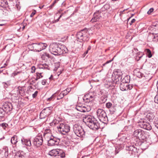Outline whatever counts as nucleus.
Listing matches in <instances>:
<instances>
[{
    "label": "nucleus",
    "instance_id": "1",
    "mask_svg": "<svg viewBox=\"0 0 158 158\" xmlns=\"http://www.w3.org/2000/svg\"><path fill=\"white\" fill-rule=\"evenodd\" d=\"M49 51L52 54L56 55H60L68 52V49L64 45L56 43L50 44Z\"/></svg>",
    "mask_w": 158,
    "mask_h": 158
},
{
    "label": "nucleus",
    "instance_id": "2",
    "mask_svg": "<svg viewBox=\"0 0 158 158\" xmlns=\"http://www.w3.org/2000/svg\"><path fill=\"white\" fill-rule=\"evenodd\" d=\"M83 120L86 125L91 129L96 130L100 127L99 124L96 118L90 115L86 116Z\"/></svg>",
    "mask_w": 158,
    "mask_h": 158
},
{
    "label": "nucleus",
    "instance_id": "3",
    "mask_svg": "<svg viewBox=\"0 0 158 158\" xmlns=\"http://www.w3.org/2000/svg\"><path fill=\"white\" fill-rule=\"evenodd\" d=\"M48 45L46 43H32L29 44L27 46V47L29 50L36 52H40L45 49Z\"/></svg>",
    "mask_w": 158,
    "mask_h": 158
},
{
    "label": "nucleus",
    "instance_id": "4",
    "mask_svg": "<svg viewBox=\"0 0 158 158\" xmlns=\"http://www.w3.org/2000/svg\"><path fill=\"white\" fill-rule=\"evenodd\" d=\"M88 30L85 28L78 32L77 34V37L80 42L88 41L89 40Z\"/></svg>",
    "mask_w": 158,
    "mask_h": 158
},
{
    "label": "nucleus",
    "instance_id": "5",
    "mask_svg": "<svg viewBox=\"0 0 158 158\" xmlns=\"http://www.w3.org/2000/svg\"><path fill=\"white\" fill-rule=\"evenodd\" d=\"M98 117L99 120L104 123H106L108 122V119L105 111L102 109H98L97 111Z\"/></svg>",
    "mask_w": 158,
    "mask_h": 158
},
{
    "label": "nucleus",
    "instance_id": "6",
    "mask_svg": "<svg viewBox=\"0 0 158 158\" xmlns=\"http://www.w3.org/2000/svg\"><path fill=\"white\" fill-rule=\"evenodd\" d=\"M57 128L59 131L63 135H65L70 130V127L68 125L62 123H59L58 125Z\"/></svg>",
    "mask_w": 158,
    "mask_h": 158
},
{
    "label": "nucleus",
    "instance_id": "7",
    "mask_svg": "<svg viewBox=\"0 0 158 158\" xmlns=\"http://www.w3.org/2000/svg\"><path fill=\"white\" fill-rule=\"evenodd\" d=\"M73 129L75 134L77 136L83 137L85 136V132L81 126L75 124L73 126Z\"/></svg>",
    "mask_w": 158,
    "mask_h": 158
},
{
    "label": "nucleus",
    "instance_id": "8",
    "mask_svg": "<svg viewBox=\"0 0 158 158\" xmlns=\"http://www.w3.org/2000/svg\"><path fill=\"white\" fill-rule=\"evenodd\" d=\"M123 73L120 70L118 69H115L114 71L113 74L112 75V78L113 80L116 83L122 79V76Z\"/></svg>",
    "mask_w": 158,
    "mask_h": 158
},
{
    "label": "nucleus",
    "instance_id": "9",
    "mask_svg": "<svg viewBox=\"0 0 158 158\" xmlns=\"http://www.w3.org/2000/svg\"><path fill=\"white\" fill-rule=\"evenodd\" d=\"M76 109L78 111L82 112H88L91 110L89 106L81 104H78L76 106Z\"/></svg>",
    "mask_w": 158,
    "mask_h": 158
},
{
    "label": "nucleus",
    "instance_id": "10",
    "mask_svg": "<svg viewBox=\"0 0 158 158\" xmlns=\"http://www.w3.org/2000/svg\"><path fill=\"white\" fill-rule=\"evenodd\" d=\"M52 108L49 107L44 109L40 112V118L43 119L49 116L51 113Z\"/></svg>",
    "mask_w": 158,
    "mask_h": 158
},
{
    "label": "nucleus",
    "instance_id": "11",
    "mask_svg": "<svg viewBox=\"0 0 158 158\" xmlns=\"http://www.w3.org/2000/svg\"><path fill=\"white\" fill-rule=\"evenodd\" d=\"M49 155L51 156H58L61 158L64 157V154L63 153L62 151L58 149H53L49 152Z\"/></svg>",
    "mask_w": 158,
    "mask_h": 158
},
{
    "label": "nucleus",
    "instance_id": "12",
    "mask_svg": "<svg viewBox=\"0 0 158 158\" xmlns=\"http://www.w3.org/2000/svg\"><path fill=\"white\" fill-rule=\"evenodd\" d=\"M43 142V138L42 135L36 136L34 139L33 143L34 145L36 147H39L42 144Z\"/></svg>",
    "mask_w": 158,
    "mask_h": 158
},
{
    "label": "nucleus",
    "instance_id": "13",
    "mask_svg": "<svg viewBox=\"0 0 158 158\" xmlns=\"http://www.w3.org/2000/svg\"><path fill=\"white\" fill-rule=\"evenodd\" d=\"M139 125L140 127L148 130H150L152 129V127L149 123L143 120L139 122Z\"/></svg>",
    "mask_w": 158,
    "mask_h": 158
},
{
    "label": "nucleus",
    "instance_id": "14",
    "mask_svg": "<svg viewBox=\"0 0 158 158\" xmlns=\"http://www.w3.org/2000/svg\"><path fill=\"white\" fill-rule=\"evenodd\" d=\"M95 95L92 93L85 95L83 98L84 101L86 102H89L94 100L95 98Z\"/></svg>",
    "mask_w": 158,
    "mask_h": 158
},
{
    "label": "nucleus",
    "instance_id": "15",
    "mask_svg": "<svg viewBox=\"0 0 158 158\" xmlns=\"http://www.w3.org/2000/svg\"><path fill=\"white\" fill-rule=\"evenodd\" d=\"M144 132L141 129H137L133 133V135L138 139H143Z\"/></svg>",
    "mask_w": 158,
    "mask_h": 158
},
{
    "label": "nucleus",
    "instance_id": "16",
    "mask_svg": "<svg viewBox=\"0 0 158 158\" xmlns=\"http://www.w3.org/2000/svg\"><path fill=\"white\" fill-rule=\"evenodd\" d=\"M133 87V85H129L127 83H121L120 85V89L123 91L131 89Z\"/></svg>",
    "mask_w": 158,
    "mask_h": 158
},
{
    "label": "nucleus",
    "instance_id": "17",
    "mask_svg": "<svg viewBox=\"0 0 158 158\" xmlns=\"http://www.w3.org/2000/svg\"><path fill=\"white\" fill-rule=\"evenodd\" d=\"M59 139H56L55 137L53 136L47 141L48 144L50 146L57 145L59 143Z\"/></svg>",
    "mask_w": 158,
    "mask_h": 158
},
{
    "label": "nucleus",
    "instance_id": "18",
    "mask_svg": "<svg viewBox=\"0 0 158 158\" xmlns=\"http://www.w3.org/2000/svg\"><path fill=\"white\" fill-rule=\"evenodd\" d=\"M126 150L129 152V153L131 155H135L138 152L137 148L133 145L127 147Z\"/></svg>",
    "mask_w": 158,
    "mask_h": 158
},
{
    "label": "nucleus",
    "instance_id": "19",
    "mask_svg": "<svg viewBox=\"0 0 158 158\" xmlns=\"http://www.w3.org/2000/svg\"><path fill=\"white\" fill-rule=\"evenodd\" d=\"M100 16L99 15V11L96 12L94 13L93 15V17L91 20V22L92 23L96 22L99 20L100 19Z\"/></svg>",
    "mask_w": 158,
    "mask_h": 158
},
{
    "label": "nucleus",
    "instance_id": "20",
    "mask_svg": "<svg viewBox=\"0 0 158 158\" xmlns=\"http://www.w3.org/2000/svg\"><path fill=\"white\" fill-rule=\"evenodd\" d=\"M22 143L23 145L30 147L31 146V140L28 139L23 138L21 139Z\"/></svg>",
    "mask_w": 158,
    "mask_h": 158
},
{
    "label": "nucleus",
    "instance_id": "21",
    "mask_svg": "<svg viewBox=\"0 0 158 158\" xmlns=\"http://www.w3.org/2000/svg\"><path fill=\"white\" fill-rule=\"evenodd\" d=\"M155 113L153 112H149L146 115L147 118L150 121H152L155 117Z\"/></svg>",
    "mask_w": 158,
    "mask_h": 158
},
{
    "label": "nucleus",
    "instance_id": "22",
    "mask_svg": "<svg viewBox=\"0 0 158 158\" xmlns=\"http://www.w3.org/2000/svg\"><path fill=\"white\" fill-rule=\"evenodd\" d=\"M4 106L6 109L5 111L7 112L11 111L12 109V106L10 103H8L6 105H5Z\"/></svg>",
    "mask_w": 158,
    "mask_h": 158
},
{
    "label": "nucleus",
    "instance_id": "23",
    "mask_svg": "<svg viewBox=\"0 0 158 158\" xmlns=\"http://www.w3.org/2000/svg\"><path fill=\"white\" fill-rule=\"evenodd\" d=\"M0 6L3 7L8 6L7 2L6 0H0Z\"/></svg>",
    "mask_w": 158,
    "mask_h": 158
},
{
    "label": "nucleus",
    "instance_id": "24",
    "mask_svg": "<svg viewBox=\"0 0 158 158\" xmlns=\"http://www.w3.org/2000/svg\"><path fill=\"white\" fill-rule=\"evenodd\" d=\"M130 77L129 76H126L122 80V82L128 83L130 82Z\"/></svg>",
    "mask_w": 158,
    "mask_h": 158
},
{
    "label": "nucleus",
    "instance_id": "25",
    "mask_svg": "<svg viewBox=\"0 0 158 158\" xmlns=\"http://www.w3.org/2000/svg\"><path fill=\"white\" fill-rule=\"evenodd\" d=\"M44 137L45 140L48 141V140L51 139L53 136H52V134H44Z\"/></svg>",
    "mask_w": 158,
    "mask_h": 158
},
{
    "label": "nucleus",
    "instance_id": "26",
    "mask_svg": "<svg viewBox=\"0 0 158 158\" xmlns=\"http://www.w3.org/2000/svg\"><path fill=\"white\" fill-rule=\"evenodd\" d=\"M17 142V137L15 135L11 138V142L12 144H15Z\"/></svg>",
    "mask_w": 158,
    "mask_h": 158
},
{
    "label": "nucleus",
    "instance_id": "27",
    "mask_svg": "<svg viewBox=\"0 0 158 158\" xmlns=\"http://www.w3.org/2000/svg\"><path fill=\"white\" fill-rule=\"evenodd\" d=\"M145 52H146V54L149 58L152 57V55L151 51L149 49H146Z\"/></svg>",
    "mask_w": 158,
    "mask_h": 158
},
{
    "label": "nucleus",
    "instance_id": "28",
    "mask_svg": "<svg viewBox=\"0 0 158 158\" xmlns=\"http://www.w3.org/2000/svg\"><path fill=\"white\" fill-rule=\"evenodd\" d=\"M36 77L35 79V80L37 81L38 79L43 77V76L42 75V73H39L37 72L36 73Z\"/></svg>",
    "mask_w": 158,
    "mask_h": 158
},
{
    "label": "nucleus",
    "instance_id": "29",
    "mask_svg": "<svg viewBox=\"0 0 158 158\" xmlns=\"http://www.w3.org/2000/svg\"><path fill=\"white\" fill-rule=\"evenodd\" d=\"M2 84L4 88H7L8 86L10 85V81H7L6 82H2Z\"/></svg>",
    "mask_w": 158,
    "mask_h": 158
},
{
    "label": "nucleus",
    "instance_id": "30",
    "mask_svg": "<svg viewBox=\"0 0 158 158\" xmlns=\"http://www.w3.org/2000/svg\"><path fill=\"white\" fill-rule=\"evenodd\" d=\"M153 41H158V34H156L153 35Z\"/></svg>",
    "mask_w": 158,
    "mask_h": 158
},
{
    "label": "nucleus",
    "instance_id": "31",
    "mask_svg": "<svg viewBox=\"0 0 158 158\" xmlns=\"http://www.w3.org/2000/svg\"><path fill=\"white\" fill-rule=\"evenodd\" d=\"M64 96V94L61 92L59 95L58 96L57 99L59 100L62 98H63Z\"/></svg>",
    "mask_w": 158,
    "mask_h": 158
},
{
    "label": "nucleus",
    "instance_id": "32",
    "mask_svg": "<svg viewBox=\"0 0 158 158\" xmlns=\"http://www.w3.org/2000/svg\"><path fill=\"white\" fill-rule=\"evenodd\" d=\"M18 90L19 91V94L22 95L21 94L23 92L22 88L21 87H19L18 88V90H17V91H18Z\"/></svg>",
    "mask_w": 158,
    "mask_h": 158
},
{
    "label": "nucleus",
    "instance_id": "33",
    "mask_svg": "<svg viewBox=\"0 0 158 158\" xmlns=\"http://www.w3.org/2000/svg\"><path fill=\"white\" fill-rule=\"evenodd\" d=\"M106 107L108 108H109L111 107L112 106V104L110 102H108L106 103Z\"/></svg>",
    "mask_w": 158,
    "mask_h": 158
},
{
    "label": "nucleus",
    "instance_id": "34",
    "mask_svg": "<svg viewBox=\"0 0 158 158\" xmlns=\"http://www.w3.org/2000/svg\"><path fill=\"white\" fill-rule=\"evenodd\" d=\"M54 99V95H52L51 97L50 98H48L47 99V101H53Z\"/></svg>",
    "mask_w": 158,
    "mask_h": 158
},
{
    "label": "nucleus",
    "instance_id": "35",
    "mask_svg": "<svg viewBox=\"0 0 158 158\" xmlns=\"http://www.w3.org/2000/svg\"><path fill=\"white\" fill-rule=\"evenodd\" d=\"M44 134H52L51 133V131L49 129H47L45 130Z\"/></svg>",
    "mask_w": 158,
    "mask_h": 158
},
{
    "label": "nucleus",
    "instance_id": "36",
    "mask_svg": "<svg viewBox=\"0 0 158 158\" xmlns=\"http://www.w3.org/2000/svg\"><path fill=\"white\" fill-rule=\"evenodd\" d=\"M4 129H5L6 127L8 126V124L6 123H2L0 125Z\"/></svg>",
    "mask_w": 158,
    "mask_h": 158
},
{
    "label": "nucleus",
    "instance_id": "37",
    "mask_svg": "<svg viewBox=\"0 0 158 158\" xmlns=\"http://www.w3.org/2000/svg\"><path fill=\"white\" fill-rule=\"evenodd\" d=\"M154 10V9L153 8H150L147 12V14L148 15H150L152 12Z\"/></svg>",
    "mask_w": 158,
    "mask_h": 158
},
{
    "label": "nucleus",
    "instance_id": "38",
    "mask_svg": "<svg viewBox=\"0 0 158 158\" xmlns=\"http://www.w3.org/2000/svg\"><path fill=\"white\" fill-rule=\"evenodd\" d=\"M38 93V91H35V93H34V94H33L32 95L33 98H35L36 97V96H37Z\"/></svg>",
    "mask_w": 158,
    "mask_h": 158
},
{
    "label": "nucleus",
    "instance_id": "39",
    "mask_svg": "<svg viewBox=\"0 0 158 158\" xmlns=\"http://www.w3.org/2000/svg\"><path fill=\"white\" fill-rule=\"evenodd\" d=\"M154 102L155 103H158V95H156L154 98Z\"/></svg>",
    "mask_w": 158,
    "mask_h": 158
},
{
    "label": "nucleus",
    "instance_id": "40",
    "mask_svg": "<svg viewBox=\"0 0 158 158\" xmlns=\"http://www.w3.org/2000/svg\"><path fill=\"white\" fill-rule=\"evenodd\" d=\"M109 5L108 4H105L103 7V8L106 9H108L109 8Z\"/></svg>",
    "mask_w": 158,
    "mask_h": 158
},
{
    "label": "nucleus",
    "instance_id": "41",
    "mask_svg": "<svg viewBox=\"0 0 158 158\" xmlns=\"http://www.w3.org/2000/svg\"><path fill=\"white\" fill-rule=\"evenodd\" d=\"M35 66H33L31 68V73H33L35 72Z\"/></svg>",
    "mask_w": 158,
    "mask_h": 158
},
{
    "label": "nucleus",
    "instance_id": "42",
    "mask_svg": "<svg viewBox=\"0 0 158 158\" xmlns=\"http://www.w3.org/2000/svg\"><path fill=\"white\" fill-rule=\"evenodd\" d=\"M7 150V149H6V148L5 149V156L6 157H7L8 156V152Z\"/></svg>",
    "mask_w": 158,
    "mask_h": 158
},
{
    "label": "nucleus",
    "instance_id": "43",
    "mask_svg": "<svg viewBox=\"0 0 158 158\" xmlns=\"http://www.w3.org/2000/svg\"><path fill=\"white\" fill-rule=\"evenodd\" d=\"M62 93L64 94V95H66L68 94V92L66 91V90H64L61 92Z\"/></svg>",
    "mask_w": 158,
    "mask_h": 158
},
{
    "label": "nucleus",
    "instance_id": "44",
    "mask_svg": "<svg viewBox=\"0 0 158 158\" xmlns=\"http://www.w3.org/2000/svg\"><path fill=\"white\" fill-rule=\"evenodd\" d=\"M43 56H46L48 57H49V55L47 53H44L42 55Z\"/></svg>",
    "mask_w": 158,
    "mask_h": 158
},
{
    "label": "nucleus",
    "instance_id": "45",
    "mask_svg": "<svg viewBox=\"0 0 158 158\" xmlns=\"http://www.w3.org/2000/svg\"><path fill=\"white\" fill-rule=\"evenodd\" d=\"M46 81L45 80H44L42 81L41 83L43 85H45L46 84Z\"/></svg>",
    "mask_w": 158,
    "mask_h": 158
},
{
    "label": "nucleus",
    "instance_id": "46",
    "mask_svg": "<svg viewBox=\"0 0 158 158\" xmlns=\"http://www.w3.org/2000/svg\"><path fill=\"white\" fill-rule=\"evenodd\" d=\"M135 19H132L131 22L130 23V24L131 25L133 23L135 22Z\"/></svg>",
    "mask_w": 158,
    "mask_h": 158
},
{
    "label": "nucleus",
    "instance_id": "47",
    "mask_svg": "<svg viewBox=\"0 0 158 158\" xmlns=\"http://www.w3.org/2000/svg\"><path fill=\"white\" fill-rule=\"evenodd\" d=\"M35 11H34V12H32L30 15V17H32L35 14Z\"/></svg>",
    "mask_w": 158,
    "mask_h": 158
},
{
    "label": "nucleus",
    "instance_id": "48",
    "mask_svg": "<svg viewBox=\"0 0 158 158\" xmlns=\"http://www.w3.org/2000/svg\"><path fill=\"white\" fill-rule=\"evenodd\" d=\"M56 3V1H54L53 3L50 6V8H52L54 5V4Z\"/></svg>",
    "mask_w": 158,
    "mask_h": 158
},
{
    "label": "nucleus",
    "instance_id": "49",
    "mask_svg": "<svg viewBox=\"0 0 158 158\" xmlns=\"http://www.w3.org/2000/svg\"><path fill=\"white\" fill-rule=\"evenodd\" d=\"M43 65L44 67V69H48V65H47L46 64H44V65Z\"/></svg>",
    "mask_w": 158,
    "mask_h": 158
},
{
    "label": "nucleus",
    "instance_id": "50",
    "mask_svg": "<svg viewBox=\"0 0 158 158\" xmlns=\"http://www.w3.org/2000/svg\"><path fill=\"white\" fill-rule=\"evenodd\" d=\"M65 90H66V91H67L69 93L71 91V89L70 88H67Z\"/></svg>",
    "mask_w": 158,
    "mask_h": 158
},
{
    "label": "nucleus",
    "instance_id": "51",
    "mask_svg": "<svg viewBox=\"0 0 158 158\" xmlns=\"http://www.w3.org/2000/svg\"><path fill=\"white\" fill-rule=\"evenodd\" d=\"M112 60H109V61H107L105 63L106 64H108V63L111 62L112 61Z\"/></svg>",
    "mask_w": 158,
    "mask_h": 158
},
{
    "label": "nucleus",
    "instance_id": "52",
    "mask_svg": "<svg viewBox=\"0 0 158 158\" xmlns=\"http://www.w3.org/2000/svg\"><path fill=\"white\" fill-rule=\"evenodd\" d=\"M19 73V72H17V73H16V72H15V73H13V75H14V76H16V75H17V74L18 73Z\"/></svg>",
    "mask_w": 158,
    "mask_h": 158
},
{
    "label": "nucleus",
    "instance_id": "53",
    "mask_svg": "<svg viewBox=\"0 0 158 158\" xmlns=\"http://www.w3.org/2000/svg\"><path fill=\"white\" fill-rule=\"evenodd\" d=\"M91 48V47L90 46H89L87 48V50L89 51V50H90Z\"/></svg>",
    "mask_w": 158,
    "mask_h": 158
},
{
    "label": "nucleus",
    "instance_id": "54",
    "mask_svg": "<svg viewBox=\"0 0 158 158\" xmlns=\"http://www.w3.org/2000/svg\"><path fill=\"white\" fill-rule=\"evenodd\" d=\"M88 50H87L85 53H84V54L86 55V54H87V53H88Z\"/></svg>",
    "mask_w": 158,
    "mask_h": 158
},
{
    "label": "nucleus",
    "instance_id": "55",
    "mask_svg": "<svg viewBox=\"0 0 158 158\" xmlns=\"http://www.w3.org/2000/svg\"><path fill=\"white\" fill-rule=\"evenodd\" d=\"M156 86H157V89H158V81L157 82V84H156Z\"/></svg>",
    "mask_w": 158,
    "mask_h": 158
},
{
    "label": "nucleus",
    "instance_id": "56",
    "mask_svg": "<svg viewBox=\"0 0 158 158\" xmlns=\"http://www.w3.org/2000/svg\"><path fill=\"white\" fill-rule=\"evenodd\" d=\"M52 77H53V76L52 75H51V77L49 78V79L50 80Z\"/></svg>",
    "mask_w": 158,
    "mask_h": 158
},
{
    "label": "nucleus",
    "instance_id": "57",
    "mask_svg": "<svg viewBox=\"0 0 158 158\" xmlns=\"http://www.w3.org/2000/svg\"><path fill=\"white\" fill-rule=\"evenodd\" d=\"M62 15L63 14H62L61 15H60V16L59 17V19H60L61 17L62 16Z\"/></svg>",
    "mask_w": 158,
    "mask_h": 158
},
{
    "label": "nucleus",
    "instance_id": "58",
    "mask_svg": "<svg viewBox=\"0 0 158 158\" xmlns=\"http://www.w3.org/2000/svg\"><path fill=\"white\" fill-rule=\"evenodd\" d=\"M134 49L136 51H138V49L137 48H134Z\"/></svg>",
    "mask_w": 158,
    "mask_h": 158
},
{
    "label": "nucleus",
    "instance_id": "59",
    "mask_svg": "<svg viewBox=\"0 0 158 158\" xmlns=\"http://www.w3.org/2000/svg\"><path fill=\"white\" fill-rule=\"evenodd\" d=\"M25 28V26H23V27H22V29L23 30Z\"/></svg>",
    "mask_w": 158,
    "mask_h": 158
},
{
    "label": "nucleus",
    "instance_id": "60",
    "mask_svg": "<svg viewBox=\"0 0 158 158\" xmlns=\"http://www.w3.org/2000/svg\"><path fill=\"white\" fill-rule=\"evenodd\" d=\"M59 18H58V19H57V20H56V22H58V21H59Z\"/></svg>",
    "mask_w": 158,
    "mask_h": 158
},
{
    "label": "nucleus",
    "instance_id": "61",
    "mask_svg": "<svg viewBox=\"0 0 158 158\" xmlns=\"http://www.w3.org/2000/svg\"><path fill=\"white\" fill-rule=\"evenodd\" d=\"M106 64V63L104 64H103V66H104V65H105Z\"/></svg>",
    "mask_w": 158,
    "mask_h": 158
},
{
    "label": "nucleus",
    "instance_id": "62",
    "mask_svg": "<svg viewBox=\"0 0 158 158\" xmlns=\"http://www.w3.org/2000/svg\"><path fill=\"white\" fill-rule=\"evenodd\" d=\"M59 0H55L54 1H56V3Z\"/></svg>",
    "mask_w": 158,
    "mask_h": 158
},
{
    "label": "nucleus",
    "instance_id": "63",
    "mask_svg": "<svg viewBox=\"0 0 158 158\" xmlns=\"http://www.w3.org/2000/svg\"><path fill=\"white\" fill-rule=\"evenodd\" d=\"M3 24H0V26H3Z\"/></svg>",
    "mask_w": 158,
    "mask_h": 158
},
{
    "label": "nucleus",
    "instance_id": "64",
    "mask_svg": "<svg viewBox=\"0 0 158 158\" xmlns=\"http://www.w3.org/2000/svg\"><path fill=\"white\" fill-rule=\"evenodd\" d=\"M123 11H122L120 12L121 13H123Z\"/></svg>",
    "mask_w": 158,
    "mask_h": 158
}]
</instances>
